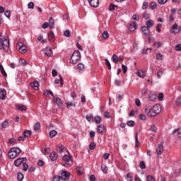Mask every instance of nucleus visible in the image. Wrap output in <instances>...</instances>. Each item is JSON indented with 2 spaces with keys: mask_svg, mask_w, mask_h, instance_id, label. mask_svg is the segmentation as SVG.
I'll use <instances>...</instances> for the list:
<instances>
[{
  "mask_svg": "<svg viewBox=\"0 0 181 181\" xmlns=\"http://www.w3.org/2000/svg\"><path fill=\"white\" fill-rule=\"evenodd\" d=\"M145 112L147 114L148 117H156V115L160 112V105L156 104L149 110L146 109Z\"/></svg>",
  "mask_w": 181,
  "mask_h": 181,
  "instance_id": "obj_1",
  "label": "nucleus"
},
{
  "mask_svg": "<svg viewBox=\"0 0 181 181\" xmlns=\"http://www.w3.org/2000/svg\"><path fill=\"white\" fill-rule=\"evenodd\" d=\"M0 50L6 52L9 50V37L4 36V38H0Z\"/></svg>",
  "mask_w": 181,
  "mask_h": 181,
  "instance_id": "obj_2",
  "label": "nucleus"
},
{
  "mask_svg": "<svg viewBox=\"0 0 181 181\" xmlns=\"http://www.w3.org/2000/svg\"><path fill=\"white\" fill-rule=\"evenodd\" d=\"M81 59V54L80 53V51H75L71 57L70 62L71 64H77V63L80 62Z\"/></svg>",
  "mask_w": 181,
  "mask_h": 181,
  "instance_id": "obj_3",
  "label": "nucleus"
},
{
  "mask_svg": "<svg viewBox=\"0 0 181 181\" xmlns=\"http://www.w3.org/2000/svg\"><path fill=\"white\" fill-rule=\"evenodd\" d=\"M16 46H17V47H18V52L21 54H25V53H26L28 52V49H26V45H25V44H23V42H18L17 43Z\"/></svg>",
  "mask_w": 181,
  "mask_h": 181,
  "instance_id": "obj_4",
  "label": "nucleus"
},
{
  "mask_svg": "<svg viewBox=\"0 0 181 181\" xmlns=\"http://www.w3.org/2000/svg\"><path fill=\"white\" fill-rule=\"evenodd\" d=\"M61 180H69L70 179V173L66 170H62L59 173Z\"/></svg>",
  "mask_w": 181,
  "mask_h": 181,
  "instance_id": "obj_5",
  "label": "nucleus"
},
{
  "mask_svg": "<svg viewBox=\"0 0 181 181\" xmlns=\"http://www.w3.org/2000/svg\"><path fill=\"white\" fill-rule=\"evenodd\" d=\"M181 28L180 26L177 25V23H174L172 27L170 28V33H173L176 35L180 32Z\"/></svg>",
  "mask_w": 181,
  "mask_h": 181,
  "instance_id": "obj_6",
  "label": "nucleus"
},
{
  "mask_svg": "<svg viewBox=\"0 0 181 181\" xmlns=\"http://www.w3.org/2000/svg\"><path fill=\"white\" fill-rule=\"evenodd\" d=\"M27 159L26 158H18L16 159L15 161H14V165L15 166H16V168H19V166H21V165H22V163L23 162H26Z\"/></svg>",
  "mask_w": 181,
  "mask_h": 181,
  "instance_id": "obj_7",
  "label": "nucleus"
},
{
  "mask_svg": "<svg viewBox=\"0 0 181 181\" xmlns=\"http://www.w3.org/2000/svg\"><path fill=\"white\" fill-rule=\"evenodd\" d=\"M44 53L47 57H52L53 56V50H52V47H45L44 49Z\"/></svg>",
  "mask_w": 181,
  "mask_h": 181,
  "instance_id": "obj_8",
  "label": "nucleus"
},
{
  "mask_svg": "<svg viewBox=\"0 0 181 181\" xmlns=\"http://www.w3.org/2000/svg\"><path fill=\"white\" fill-rule=\"evenodd\" d=\"M59 158V155L57 152L53 151L49 154V159L52 162H56L57 160V158Z\"/></svg>",
  "mask_w": 181,
  "mask_h": 181,
  "instance_id": "obj_9",
  "label": "nucleus"
},
{
  "mask_svg": "<svg viewBox=\"0 0 181 181\" xmlns=\"http://www.w3.org/2000/svg\"><path fill=\"white\" fill-rule=\"evenodd\" d=\"M92 8H98L100 5V0H88Z\"/></svg>",
  "mask_w": 181,
  "mask_h": 181,
  "instance_id": "obj_10",
  "label": "nucleus"
},
{
  "mask_svg": "<svg viewBox=\"0 0 181 181\" xmlns=\"http://www.w3.org/2000/svg\"><path fill=\"white\" fill-rule=\"evenodd\" d=\"M136 28H138L136 22H132L129 24V30H130V32H134V30H136Z\"/></svg>",
  "mask_w": 181,
  "mask_h": 181,
  "instance_id": "obj_11",
  "label": "nucleus"
},
{
  "mask_svg": "<svg viewBox=\"0 0 181 181\" xmlns=\"http://www.w3.org/2000/svg\"><path fill=\"white\" fill-rule=\"evenodd\" d=\"M136 75L138 77H140V78H145L146 76V71L144 70H138L136 72Z\"/></svg>",
  "mask_w": 181,
  "mask_h": 181,
  "instance_id": "obj_12",
  "label": "nucleus"
},
{
  "mask_svg": "<svg viewBox=\"0 0 181 181\" xmlns=\"http://www.w3.org/2000/svg\"><path fill=\"white\" fill-rule=\"evenodd\" d=\"M6 90L0 89V100H6Z\"/></svg>",
  "mask_w": 181,
  "mask_h": 181,
  "instance_id": "obj_13",
  "label": "nucleus"
},
{
  "mask_svg": "<svg viewBox=\"0 0 181 181\" xmlns=\"http://www.w3.org/2000/svg\"><path fill=\"white\" fill-rule=\"evenodd\" d=\"M141 32L144 33V35L148 36V35L151 33V30L146 26H143L141 27Z\"/></svg>",
  "mask_w": 181,
  "mask_h": 181,
  "instance_id": "obj_14",
  "label": "nucleus"
},
{
  "mask_svg": "<svg viewBox=\"0 0 181 181\" xmlns=\"http://www.w3.org/2000/svg\"><path fill=\"white\" fill-rule=\"evenodd\" d=\"M156 152L158 155H162V153H163V144H158V146L156 149Z\"/></svg>",
  "mask_w": 181,
  "mask_h": 181,
  "instance_id": "obj_15",
  "label": "nucleus"
},
{
  "mask_svg": "<svg viewBox=\"0 0 181 181\" xmlns=\"http://www.w3.org/2000/svg\"><path fill=\"white\" fill-rule=\"evenodd\" d=\"M16 107L18 111H26V110H28V107L24 105L18 104L16 105Z\"/></svg>",
  "mask_w": 181,
  "mask_h": 181,
  "instance_id": "obj_16",
  "label": "nucleus"
},
{
  "mask_svg": "<svg viewBox=\"0 0 181 181\" xmlns=\"http://www.w3.org/2000/svg\"><path fill=\"white\" fill-rule=\"evenodd\" d=\"M158 95L156 94L151 93H149V95H148V100L149 101H155Z\"/></svg>",
  "mask_w": 181,
  "mask_h": 181,
  "instance_id": "obj_17",
  "label": "nucleus"
},
{
  "mask_svg": "<svg viewBox=\"0 0 181 181\" xmlns=\"http://www.w3.org/2000/svg\"><path fill=\"white\" fill-rule=\"evenodd\" d=\"M30 87L34 90H39V82L35 81L30 83Z\"/></svg>",
  "mask_w": 181,
  "mask_h": 181,
  "instance_id": "obj_18",
  "label": "nucleus"
},
{
  "mask_svg": "<svg viewBox=\"0 0 181 181\" xmlns=\"http://www.w3.org/2000/svg\"><path fill=\"white\" fill-rule=\"evenodd\" d=\"M11 150L16 153V155L18 156V155H21V148L18 147H13L11 148Z\"/></svg>",
  "mask_w": 181,
  "mask_h": 181,
  "instance_id": "obj_19",
  "label": "nucleus"
},
{
  "mask_svg": "<svg viewBox=\"0 0 181 181\" xmlns=\"http://www.w3.org/2000/svg\"><path fill=\"white\" fill-rule=\"evenodd\" d=\"M154 22H153V21H152V20H148L146 22V28H148V29L150 28H152L153 26V25H154Z\"/></svg>",
  "mask_w": 181,
  "mask_h": 181,
  "instance_id": "obj_20",
  "label": "nucleus"
},
{
  "mask_svg": "<svg viewBox=\"0 0 181 181\" xmlns=\"http://www.w3.org/2000/svg\"><path fill=\"white\" fill-rule=\"evenodd\" d=\"M48 25H49L50 29H53L54 28V19H53L52 17L49 19Z\"/></svg>",
  "mask_w": 181,
  "mask_h": 181,
  "instance_id": "obj_21",
  "label": "nucleus"
},
{
  "mask_svg": "<svg viewBox=\"0 0 181 181\" xmlns=\"http://www.w3.org/2000/svg\"><path fill=\"white\" fill-rule=\"evenodd\" d=\"M104 129H105L104 125L100 124L98 126V128H97L98 134H103V132H104Z\"/></svg>",
  "mask_w": 181,
  "mask_h": 181,
  "instance_id": "obj_22",
  "label": "nucleus"
},
{
  "mask_svg": "<svg viewBox=\"0 0 181 181\" xmlns=\"http://www.w3.org/2000/svg\"><path fill=\"white\" fill-rule=\"evenodd\" d=\"M17 156H18L14 151L10 150V152H8V157L10 158V159H15V158H16Z\"/></svg>",
  "mask_w": 181,
  "mask_h": 181,
  "instance_id": "obj_23",
  "label": "nucleus"
},
{
  "mask_svg": "<svg viewBox=\"0 0 181 181\" xmlns=\"http://www.w3.org/2000/svg\"><path fill=\"white\" fill-rule=\"evenodd\" d=\"M86 119L88 122H91V121H93V119H94V116L93 115V114H88L86 116Z\"/></svg>",
  "mask_w": 181,
  "mask_h": 181,
  "instance_id": "obj_24",
  "label": "nucleus"
},
{
  "mask_svg": "<svg viewBox=\"0 0 181 181\" xmlns=\"http://www.w3.org/2000/svg\"><path fill=\"white\" fill-rule=\"evenodd\" d=\"M173 134L174 135H177V136H178V138H181V129H175L173 132Z\"/></svg>",
  "mask_w": 181,
  "mask_h": 181,
  "instance_id": "obj_25",
  "label": "nucleus"
},
{
  "mask_svg": "<svg viewBox=\"0 0 181 181\" xmlns=\"http://www.w3.org/2000/svg\"><path fill=\"white\" fill-rule=\"evenodd\" d=\"M55 103L58 107H63V102H62L60 98H57L55 100Z\"/></svg>",
  "mask_w": 181,
  "mask_h": 181,
  "instance_id": "obj_26",
  "label": "nucleus"
},
{
  "mask_svg": "<svg viewBox=\"0 0 181 181\" xmlns=\"http://www.w3.org/2000/svg\"><path fill=\"white\" fill-rule=\"evenodd\" d=\"M44 95H52V97H54V95L53 94V92L52 90L45 89L44 90Z\"/></svg>",
  "mask_w": 181,
  "mask_h": 181,
  "instance_id": "obj_27",
  "label": "nucleus"
},
{
  "mask_svg": "<svg viewBox=\"0 0 181 181\" xmlns=\"http://www.w3.org/2000/svg\"><path fill=\"white\" fill-rule=\"evenodd\" d=\"M76 171L78 175H81L84 173V169H83V167H77Z\"/></svg>",
  "mask_w": 181,
  "mask_h": 181,
  "instance_id": "obj_28",
  "label": "nucleus"
},
{
  "mask_svg": "<svg viewBox=\"0 0 181 181\" xmlns=\"http://www.w3.org/2000/svg\"><path fill=\"white\" fill-rule=\"evenodd\" d=\"M134 139H135V146L136 148H138L139 146V140H138V133H136L134 135Z\"/></svg>",
  "mask_w": 181,
  "mask_h": 181,
  "instance_id": "obj_29",
  "label": "nucleus"
},
{
  "mask_svg": "<svg viewBox=\"0 0 181 181\" xmlns=\"http://www.w3.org/2000/svg\"><path fill=\"white\" fill-rule=\"evenodd\" d=\"M0 71L4 77H6V76H8V74H6V71H5V69H4V66L1 64H0Z\"/></svg>",
  "mask_w": 181,
  "mask_h": 181,
  "instance_id": "obj_30",
  "label": "nucleus"
},
{
  "mask_svg": "<svg viewBox=\"0 0 181 181\" xmlns=\"http://www.w3.org/2000/svg\"><path fill=\"white\" fill-rule=\"evenodd\" d=\"M59 83H61V86H63V78L62 77V76H59V79L54 80L55 84H59Z\"/></svg>",
  "mask_w": 181,
  "mask_h": 181,
  "instance_id": "obj_31",
  "label": "nucleus"
},
{
  "mask_svg": "<svg viewBox=\"0 0 181 181\" xmlns=\"http://www.w3.org/2000/svg\"><path fill=\"white\" fill-rule=\"evenodd\" d=\"M23 135H24V137L29 138V136L32 135V131L30 130L25 131L23 133Z\"/></svg>",
  "mask_w": 181,
  "mask_h": 181,
  "instance_id": "obj_32",
  "label": "nucleus"
},
{
  "mask_svg": "<svg viewBox=\"0 0 181 181\" xmlns=\"http://www.w3.org/2000/svg\"><path fill=\"white\" fill-rule=\"evenodd\" d=\"M64 162H69V160H71V157L69 155H64L62 158Z\"/></svg>",
  "mask_w": 181,
  "mask_h": 181,
  "instance_id": "obj_33",
  "label": "nucleus"
},
{
  "mask_svg": "<svg viewBox=\"0 0 181 181\" xmlns=\"http://www.w3.org/2000/svg\"><path fill=\"white\" fill-rule=\"evenodd\" d=\"M57 135V132L56 130H52L49 132V137L54 138Z\"/></svg>",
  "mask_w": 181,
  "mask_h": 181,
  "instance_id": "obj_34",
  "label": "nucleus"
},
{
  "mask_svg": "<svg viewBox=\"0 0 181 181\" xmlns=\"http://www.w3.org/2000/svg\"><path fill=\"white\" fill-rule=\"evenodd\" d=\"M64 149H66V147H64V146L62 144L58 145L57 150L59 151V152H64Z\"/></svg>",
  "mask_w": 181,
  "mask_h": 181,
  "instance_id": "obj_35",
  "label": "nucleus"
},
{
  "mask_svg": "<svg viewBox=\"0 0 181 181\" xmlns=\"http://www.w3.org/2000/svg\"><path fill=\"white\" fill-rule=\"evenodd\" d=\"M112 60L113 63H117L119 60L117 55L113 54L112 57Z\"/></svg>",
  "mask_w": 181,
  "mask_h": 181,
  "instance_id": "obj_36",
  "label": "nucleus"
},
{
  "mask_svg": "<svg viewBox=\"0 0 181 181\" xmlns=\"http://www.w3.org/2000/svg\"><path fill=\"white\" fill-rule=\"evenodd\" d=\"M95 146H96L95 143L93 141L89 144V149L90 151H94V149H95Z\"/></svg>",
  "mask_w": 181,
  "mask_h": 181,
  "instance_id": "obj_37",
  "label": "nucleus"
},
{
  "mask_svg": "<svg viewBox=\"0 0 181 181\" xmlns=\"http://www.w3.org/2000/svg\"><path fill=\"white\" fill-rule=\"evenodd\" d=\"M17 180L18 181H23V174L22 173H18Z\"/></svg>",
  "mask_w": 181,
  "mask_h": 181,
  "instance_id": "obj_38",
  "label": "nucleus"
},
{
  "mask_svg": "<svg viewBox=\"0 0 181 181\" xmlns=\"http://www.w3.org/2000/svg\"><path fill=\"white\" fill-rule=\"evenodd\" d=\"M40 129V123L37 122L34 124V131H39Z\"/></svg>",
  "mask_w": 181,
  "mask_h": 181,
  "instance_id": "obj_39",
  "label": "nucleus"
},
{
  "mask_svg": "<svg viewBox=\"0 0 181 181\" xmlns=\"http://www.w3.org/2000/svg\"><path fill=\"white\" fill-rule=\"evenodd\" d=\"M101 169L103 173H108V168L105 165H101Z\"/></svg>",
  "mask_w": 181,
  "mask_h": 181,
  "instance_id": "obj_40",
  "label": "nucleus"
},
{
  "mask_svg": "<svg viewBox=\"0 0 181 181\" xmlns=\"http://www.w3.org/2000/svg\"><path fill=\"white\" fill-rule=\"evenodd\" d=\"M94 119H95V124H100L101 123V117L95 116Z\"/></svg>",
  "mask_w": 181,
  "mask_h": 181,
  "instance_id": "obj_41",
  "label": "nucleus"
},
{
  "mask_svg": "<svg viewBox=\"0 0 181 181\" xmlns=\"http://www.w3.org/2000/svg\"><path fill=\"white\" fill-rule=\"evenodd\" d=\"M149 131H151V132H156V131H158V127H156V126H155V124L151 125V128L149 129Z\"/></svg>",
  "mask_w": 181,
  "mask_h": 181,
  "instance_id": "obj_42",
  "label": "nucleus"
},
{
  "mask_svg": "<svg viewBox=\"0 0 181 181\" xmlns=\"http://www.w3.org/2000/svg\"><path fill=\"white\" fill-rule=\"evenodd\" d=\"M127 127H134L135 126V122L134 120H130L127 122Z\"/></svg>",
  "mask_w": 181,
  "mask_h": 181,
  "instance_id": "obj_43",
  "label": "nucleus"
},
{
  "mask_svg": "<svg viewBox=\"0 0 181 181\" xmlns=\"http://www.w3.org/2000/svg\"><path fill=\"white\" fill-rule=\"evenodd\" d=\"M102 36L104 39H108V37H110V34L107 33V31H104Z\"/></svg>",
  "mask_w": 181,
  "mask_h": 181,
  "instance_id": "obj_44",
  "label": "nucleus"
},
{
  "mask_svg": "<svg viewBox=\"0 0 181 181\" xmlns=\"http://www.w3.org/2000/svg\"><path fill=\"white\" fill-rule=\"evenodd\" d=\"M157 6H158V5L156 4V2H155V1H153L150 4V8L151 9H156Z\"/></svg>",
  "mask_w": 181,
  "mask_h": 181,
  "instance_id": "obj_45",
  "label": "nucleus"
},
{
  "mask_svg": "<svg viewBox=\"0 0 181 181\" xmlns=\"http://www.w3.org/2000/svg\"><path fill=\"white\" fill-rule=\"evenodd\" d=\"M48 37L49 40H52V39H54V33H53V31H49L48 33Z\"/></svg>",
  "mask_w": 181,
  "mask_h": 181,
  "instance_id": "obj_46",
  "label": "nucleus"
},
{
  "mask_svg": "<svg viewBox=\"0 0 181 181\" xmlns=\"http://www.w3.org/2000/svg\"><path fill=\"white\" fill-rule=\"evenodd\" d=\"M105 62L108 70H111V63H110L108 59H105Z\"/></svg>",
  "mask_w": 181,
  "mask_h": 181,
  "instance_id": "obj_47",
  "label": "nucleus"
},
{
  "mask_svg": "<svg viewBox=\"0 0 181 181\" xmlns=\"http://www.w3.org/2000/svg\"><path fill=\"white\" fill-rule=\"evenodd\" d=\"M28 9H33L35 8V3H33V1L28 3Z\"/></svg>",
  "mask_w": 181,
  "mask_h": 181,
  "instance_id": "obj_48",
  "label": "nucleus"
},
{
  "mask_svg": "<svg viewBox=\"0 0 181 181\" xmlns=\"http://www.w3.org/2000/svg\"><path fill=\"white\" fill-rule=\"evenodd\" d=\"M122 70L124 73V74H125V73H127V71H128V67H127V66H125L124 64H122Z\"/></svg>",
  "mask_w": 181,
  "mask_h": 181,
  "instance_id": "obj_49",
  "label": "nucleus"
},
{
  "mask_svg": "<svg viewBox=\"0 0 181 181\" xmlns=\"http://www.w3.org/2000/svg\"><path fill=\"white\" fill-rule=\"evenodd\" d=\"M115 8H117V6H115L113 4H111L109 6V10L111 11V12H113V11H115Z\"/></svg>",
  "mask_w": 181,
  "mask_h": 181,
  "instance_id": "obj_50",
  "label": "nucleus"
},
{
  "mask_svg": "<svg viewBox=\"0 0 181 181\" xmlns=\"http://www.w3.org/2000/svg\"><path fill=\"white\" fill-rule=\"evenodd\" d=\"M125 179H126V180H127V181H132V175H131V174H129V173H127V175H126V177H125Z\"/></svg>",
  "mask_w": 181,
  "mask_h": 181,
  "instance_id": "obj_51",
  "label": "nucleus"
},
{
  "mask_svg": "<svg viewBox=\"0 0 181 181\" xmlns=\"http://www.w3.org/2000/svg\"><path fill=\"white\" fill-rule=\"evenodd\" d=\"M139 168H141V169H146V165H145V162L144 161H141L140 162Z\"/></svg>",
  "mask_w": 181,
  "mask_h": 181,
  "instance_id": "obj_52",
  "label": "nucleus"
},
{
  "mask_svg": "<svg viewBox=\"0 0 181 181\" xmlns=\"http://www.w3.org/2000/svg\"><path fill=\"white\" fill-rule=\"evenodd\" d=\"M153 46H155V47H157L158 49H159V47H161L162 43H160V42H155L153 43Z\"/></svg>",
  "mask_w": 181,
  "mask_h": 181,
  "instance_id": "obj_53",
  "label": "nucleus"
},
{
  "mask_svg": "<svg viewBox=\"0 0 181 181\" xmlns=\"http://www.w3.org/2000/svg\"><path fill=\"white\" fill-rule=\"evenodd\" d=\"M64 35L66 36V37H70V36H71V34H70V30H65L64 33Z\"/></svg>",
  "mask_w": 181,
  "mask_h": 181,
  "instance_id": "obj_54",
  "label": "nucleus"
},
{
  "mask_svg": "<svg viewBox=\"0 0 181 181\" xmlns=\"http://www.w3.org/2000/svg\"><path fill=\"white\" fill-rule=\"evenodd\" d=\"M162 28V24L158 23L156 25V32H158V33H160V29Z\"/></svg>",
  "mask_w": 181,
  "mask_h": 181,
  "instance_id": "obj_55",
  "label": "nucleus"
},
{
  "mask_svg": "<svg viewBox=\"0 0 181 181\" xmlns=\"http://www.w3.org/2000/svg\"><path fill=\"white\" fill-rule=\"evenodd\" d=\"M163 55H162V54L160 53L156 54L157 60H163Z\"/></svg>",
  "mask_w": 181,
  "mask_h": 181,
  "instance_id": "obj_56",
  "label": "nucleus"
},
{
  "mask_svg": "<svg viewBox=\"0 0 181 181\" xmlns=\"http://www.w3.org/2000/svg\"><path fill=\"white\" fill-rule=\"evenodd\" d=\"M28 169H29V165H28V164L23 163V170H24V172H26V170H28Z\"/></svg>",
  "mask_w": 181,
  "mask_h": 181,
  "instance_id": "obj_57",
  "label": "nucleus"
},
{
  "mask_svg": "<svg viewBox=\"0 0 181 181\" xmlns=\"http://www.w3.org/2000/svg\"><path fill=\"white\" fill-rule=\"evenodd\" d=\"M49 152H50V148H46L42 151V153H44V155L49 154Z\"/></svg>",
  "mask_w": 181,
  "mask_h": 181,
  "instance_id": "obj_58",
  "label": "nucleus"
},
{
  "mask_svg": "<svg viewBox=\"0 0 181 181\" xmlns=\"http://www.w3.org/2000/svg\"><path fill=\"white\" fill-rule=\"evenodd\" d=\"M139 118V119H141V121H145V119H146V115L140 114Z\"/></svg>",
  "mask_w": 181,
  "mask_h": 181,
  "instance_id": "obj_59",
  "label": "nucleus"
},
{
  "mask_svg": "<svg viewBox=\"0 0 181 181\" xmlns=\"http://www.w3.org/2000/svg\"><path fill=\"white\" fill-rule=\"evenodd\" d=\"M146 179H147V181H156L155 180V177L152 175H148Z\"/></svg>",
  "mask_w": 181,
  "mask_h": 181,
  "instance_id": "obj_60",
  "label": "nucleus"
},
{
  "mask_svg": "<svg viewBox=\"0 0 181 181\" xmlns=\"http://www.w3.org/2000/svg\"><path fill=\"white\" fill-rule=\"evenodd\" d=\"M78 70H84V64L80 63L77 65Z\"/></svg>",
  "mask_w": 181,
  "mask_h": 181,
  "instance_id": "obj_61",
  "label": "nucleus"
},
{
  "mask_svg": "<svg viewBox=\"0 0 181 181\" xmlns=\"http://www.w3.org/2000/svg\"><path fill=\"white\" fill-rule=\"evenodd\" d=\"M4 15L6 18H11V11H9L8 10L4 12Z\"/></svg>",
  "mask_w": 181,
  "mask_h": 181,
  "instance_id": "obj_62",
  "label": "nucleus"
},
{
  "mask_svg": "<svg viewBox=\"0 0 181 181\" xmlns=\"http://www.w3.org/2000/svg\"><path fill=\"white\" fill-rule=\"evenodd\" d=\"M176 103L178 105H181V95L177 98Z\"/></svg>",
  "mask_w": 181,
  "mask_h": 181,
  "instance_id": "obj_63",
  "label": "nucleus"
},
{
  "mask_svg": "<svg viewBox=\"0 0 181 181\" xmlns=\"http://www.w3.org/2000/svg\"><path fill=\"white\" fill-rule=\"evenodd\" d=\"M60 175H55V176H54V177H53V181H60Z\"/></svg>",
  "mask_w": 181,
  "mask_h": 181,
  "instance_id": "obj_64",
  "label": "nucleus"
}]
</instances>
